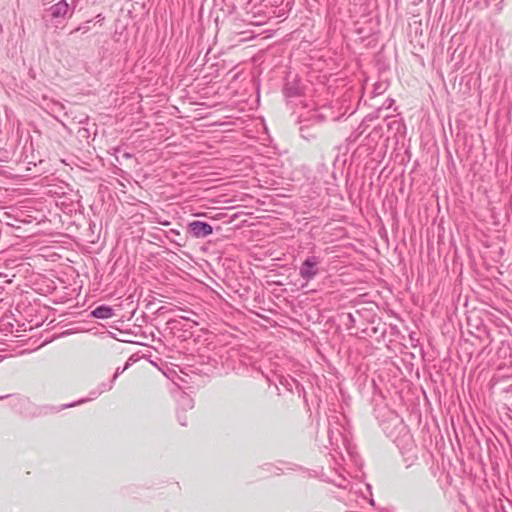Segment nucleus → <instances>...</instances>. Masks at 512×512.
Returning <instances> with one entry per match:
<instances>
[{"label": "nucleus", "mask_w": 512, "mask_h": 512, "mask_svg": "<svg viewBox=\"0 0 512 512\" xmlns=\"http://www.w3.org/2000/svg\"><path fill=\"white\" fill-rule=\"evenodd\" d=\"M285 93L288 97H294V96L299 95L300 91L296 86H294L290 83H287L285 86Z\"/></svg>", "instance_id": "obj_6"}, {"label": "nucleus", "mask_w": 512, "mask_h": 512, "mask_svg": "<svg viewBox=\"0 0 512 512\" xmlns=\"http://www.w3.org/2000/svg\"><path fill=\"white\" fill-rule=\"evenodd\" d=\"M91 315L98 319H109L114 316V310L108 305H101L96 307Z\"/></svg>", "instance_id": "obj_5"}, {"label": "nucleus", "mask_w": 512, "mask_h": 512, "mask_svg": "<svg viewBox=\"0 0 512 512\" xmlns=\"http://www.w3.org/2000/svg\"><path fill=\"white\" fill-rule=\"evenodd\" d=\"M179 422L182 426L186 425V422L184 420H181V415H178Z\"/></svg>", "instance_id": "obj_12"}, {"label": "nucleus", "mask_w": 512, "mask_h": 512, "mask_svg": "<svg viewBox=\"0 0 512 512\" xmlns=\"http://www.w3.org/2000/svg\"><path fill=\"white\" fill-rule=\"evenodd\" d=\"M128 363L123 367V368H120L118 367L115 371V374L111 380V383L109 385H106V384H102V387L100 389H97L95 391H92L90 393V397L86 398V399H80L79 401L75 402V403H71V404H65L62 406V409L64 408H70V407H74L75 405L77 404H82V403H85L89 400H93L95 398H97L101 393H103L104 391L106 390H111L112 389V386H113V382L116 380V378L122 374L127 368H128Z\"/></svg>", "instance_id": "obj_3"}, {"label": "nucleus", "mask_w": 512, "mask_h": 512, "mask_svg": "<svg viewBox=\"0 0 512 512\" xmlns=\"http://www.w3.org/2000/svg\"><path fill=\"white\" fill-rule=\"evenodd\" d=\"M320 263V257L315 255L308 256L299 267L300 277L306 282L313 280L320 272Z\"/></svg>", "instance_id": "obj_2"}, {"label": "nucleus", "mask_w": 512, "mask_h": 512, "mask_svg": "<svg viewBox=\"0 0 512 512\" xmlns=\"http://www.w3.org/2000/svg\"><path fill=\"white\" fill-rule=\"evenodd\" d=\"M181 398H182L183 402H185L186 404L190 405V407H192V405H191L192 399H190L187 395H183Z\"/></svg>", "instance_id": "obj_8"}, {"label": "nucleus", "mask_w": 512, "mask_h": 512, "mask_svg": "<svg viewBox=\"0 0 512 512\" xmlns=\"http://www.w3.org/2000/svg\"><path fill=\"white\" fill-rule=\"evenodd\" d=\"M188 232L195 238H204L212 234V226L203 221L194 220L187 226Z\"/></svg>", "instance_id": "obj_4"}, {"label": "nucleus", "mask_w": 512, "mask_h": 512, "mask_svg": "<svg viewBox=\"0 0 512 512\" xmlns=\"http://www.w3.org/2000/svg\"><path fill=\"white\" fill-rule=\"evenodd\" d=\"M9 396H10V395L0 396V400H3V399H5V398H7V397H9Z\"/></svg>", "instance_id": "obj_14"}, {"label": "nucleus", "mask_w": 512, "mask_h": 512, "mask_svg": "<svg viewBox=\"0 0 512 512\" xmlns=\"http://www.w3.org/2000/svg\"><path fill=\"white\" fill-rule=\"evenodd\" d=\"M180 318H181V319H183V320H190V319L187 317V315L181 316Z\"/></svg>", "instance_id": "obj_13"}, {"label": "nucleus", "mask_w": 512, "mask_h": 512, "mask_svg": "<svg viewBox=\"0 0 512 512\" xmlns=\"http://www.w3.org/2000/svg\"><path fill=\"white\" fill-rule=\"evenodd\" d=\"M347 322H345L348 329H351L355 326L356 319L355 316L352 313H348L346 315Z\"/></svg>", "instance_id": "obj_7"}, {"label": "nucleus", "mask_w": 512, "mask_h": 512, "mask_svg": "<svg viewBox=\"0 0 512 512\" xmlns=\"http://www.w3.org/2000/svg\"><path fill=\"white\" fill-rule=\"evenodd\" d=\"M439 227L442 229V232H445L444 227L439 225ZM444 242V233L439 234V243L442 244Z\"/></svg>", "instance_id": "obj_9"}, {"label": "nucleus", "mask_w": 512, "mask_h": 512, "mask_svg": "<svg viewBox=\"0 0 512 512\" xmlns=\"http://www.w3.org/2000/svg\"><path fill=\"white\" fill-rule=\"evenodd\" d=\"M75 0H61L45 11V18L60 23L66 16L71 17L74 11Z\"/></svg>", "instance_id": "obj_1"}, {"label": "nucleus", "mask_w": 512, "mask_h": 512, "mask_svg": "<svg viewBox=\"0 0 512 512\" xmlns=\"http://www.w3.org/2000/svg\"><path fill=\"white\" fill-rule=\"evenodd\" d=\"M88 29H89L88 27H78L73 32L80 31V30H83L84 32H87Z\"/></svg>", "instance_id": "obj_11"}, {"label": "nucleus", "mask_w": 512, "mask_h": 512, "mask_svg": "<svg viewBox=\"0 0 512 512\" xmlns=\"http://www.w3.org/2000/svg\"><path fill=\"white\" fill-rule=\"evenodd\" d=\"M168 233L170 235H172V236H179L180 235L179 231L175 230V229H171Z\"/></svg>", "instance_id": "obj_10"}]
</instances>
